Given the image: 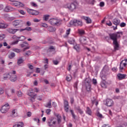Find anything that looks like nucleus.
Masks as SVG:
<instances>
[{
	"mask_svg": "<svg viewBox=\"0 0 127 127\" xmlns=\"http://www.w3.org/2000/svg\"><path fill=\"white\" fill-rule=\"evenodd\" d=\"M123 35L122 32H117L113 33V34H109V37L111 40L113 41L115 50H118L119 48V45L118 43V38H120Z\"/></svg>",
	"mask_w": 127,
	"mask_h": 127,
	"instance_id": "nucleus-1",
	"label": "nucleus"
},
{
	"mask_svg": "<svg viewBox=\"0 0 127 127\" xmlns=\"http://www.w3.org/2000/svg\"><path fill=\"white\" fill-rule=\"evenodd\" d=\"M78 4L77 2H74L73 3H68L64 5L65 8H67L70 11H73L77 8Z\"/></svg>",
	"mask_w": 127,
	"mask_h": 127,
	"instance_id": "nucleus-2",
	"label": "nucleus"
},
{
	"mask_svg": "<svg viewBox=\"0 0 127 127\" xmlns=\"http://www.w3.org/2000/svg\"><path fill=\"white\" fill-rule=\"evenodd\" d=\"M49 22L51 25H56L57 26H60L62 24V21L55 18L50 19Z\"/></svg>",
	"mask_w": 127,
	"mask_h": 127,
	"instance_id": "nucleus-3",
	"label": "nucleus"
},
{
	"mask_svg": "<svg viewBox=\"0 0 127 127\" xmlns=\"http://www.w3.org/2000/svg\"><path fill=\"white\" fill-rule=\"evenodd\" d=\"M12 24L14 27L20 28V27H22L23 25V21L21 20H14L12 22Z\"/></svg>",
	"mask_w": 127,
	"mask_h": 127,
	"instance_id": "nucleus-4",
	"label": "nucleus"
},
{
	"mask_svg": "<svg viewBox=\"0 0 127 127\" xmlns=\"http://www.w3.org/2000/svg\"><path fill=\"white\" fill-rule=\"evenodd\" d=\"M25 30V28L24 29H12L11 28H9L7 29V32L9 33H11V34H15L17 31H19L20 32H22V31H24Z\"/></svg>",
	"mask_w": 127,
	"mask_h": 127,
	"instance_id": "nucleus-5",
	"label": "nucleus"
},
{
	"mask_svg": "<svg viewBox=\"0 0 127 127\" xmlns=\"http://www.w3.org/2000/svg\"><path fill=\"white\" fill-rule=\"evenodd\" d=\"M28 96H29L31 97V98L30 99V101L33 103V102H35V99H36V96H37V94L34 93L32 91H29L27 93Z\"/></svg>",
	"mask_w": 127,
	"mask_h": 127,
	"instance_id": "nucleus-6",
	"label": "nucleus"
},
{
	"mask_svg": "<svg viewBox=\"0 0 127 127\" xmlns=\"http://www.w3.org/2000/svg\"><path fill=\"white\" fill-rule=\"evenodd\" d=\"M8 110H9V105L8 103H6L2 107L0 111L2 114H5L8 111Z\"/></svg>",
	"mask_w": 127,
	"mask_h": 127,
	"instance_id": "nucleus-7",
	"label": "nucleus"
},
{
	"mask_svg": "<svg viewBox=\"0 0 127 127\" xmlns=\"http://www.w3.org/2000/svg\"><path fill=\"white\" fill-rule=\"evenodd\" d=\"M27 12L30 14H32V15H38V14H39V12L32 9H28Z\"/></svg>",
	"mask_w": 127,
	"mask_h": 127,
	"instance_id": "nucleus-8",
	"label": "nucleus"
},
{
	"mask_svg": "<svg viewBox=\"0 0 127 127\" xmlns=\"http://www.w3.org/2000/svg\"><path fill=\"white\" fill-rule=\"evenodd\" d=\"M79 23H80V21L77 19L71 20L69 22L70 25H73L74 26H79Z\"/></svg>",
	"mask_w": 127,
	"mask_h": 127,
	"instance_id": "nucleus-9",
	"label": "nucleus"
},
{
	"mask_svg": "<svg viewBox=\"0 0 127 127\" xmlns=\"http://www.w3.org/2000/svg\"><path fill=\"white\" fill-rule=\"evenodd\" d=\"M106 105L108 107H112L114 105V101L111 99H107Z\"/></svg>",
	"mask_w": 127,
	"mask_h": 127,
	"instance_id": "nucleus-10",
	"label": "nucleus"
},
{
	"mask_svg": "<svg viewBox=\"0 0 127 127\" xmlns=\"http://www.w3.org/2000/svg\"><path fill=\"white\" fill-rule=\"evenodd\" d=\"M9 79L11 82H15L17 80V76L15 74H10Z\"/></svg>",
	"mask_w": 127,
	"mask_h": 127,
	"instance_id": "nucleus-11",
	"label": "nucleus"
},
{
	"mask_svg": "<svg viewBox=\"0 0 127 127\" xmlns=\"http://www.w3.org/2000/svg\"><path fill=\"white\" fill-rule=\"evenodd\" d=\"M13 4L15 6H17V7H23L24 6L23 3L16 1L13 3Z\"/></svg>",
	"mask_w": 127,
	"mask_h": 127,
	"instance_id": "nucleus-12",
	"label": "nucleus"
},
{
	"mask_svg": "<svg viewBox=\"0 0 127 127\" xmlns=\"http://www.w3.org/2000/svg\"><path fill=\"white\" fill-rule=\"evenodd\" d=\"M13 10H15V8L9 6H7L4 9V11H13Z\"/></svg>",
	"mask_w": 127,
	"mask_h": 127,
	"instance_id": "nucleus-13",
	"label": "nucleus"
},
{
	"mask_svg": "<svg viewBox=\"0 0 127 127\" xmlns=\"http://www.w3.org/2000/svg\"><path fill=\"white\" fill-rule=\"evenodd\" d=\"M82 3H89L94 4L95 0H80Z\"/></svg>",
	"mask_w": 127,
	"mask_h": 127,
	"instance_id": "nucleus-14",
	"label": "nucleus"
},
{
	"mask_svg": "<svg viewBox=\"0 0 127 127\" xmlns=\"http://www.w3.org/2000/svg\"><path fill=\"white\" fill-rule=\"evenodd\" d=\"M81 18L82 19H84V20H86V23L87 24L91 23V19L89 17H86V16H81Z\"/></svg>",
	"mask_w": 127,
	"mask_h": 127,
	"instance_id": "nucleus-15",
	"label": "nucleus"
},
{
	"mask_svg": "<svg viewBox=\"0 0 127 127\" xmlns=\"http://www.w3.org/2000/svg\"><path fill=\"white\" fill-rule=\"evenodd\" d=\"M126 67V64L124 63V61H122L121 62L120 65V70H123Z\"/></svg>",
	"mask_w": 127,
	"mask_h": 127,
	"instance_id": "nucleus-16",
	"label": "nucleus"
},
{
	"mask_svg": "<svg viewBox=\"0 0 127 127\" xmlns=\"http://www.w3.org/2000/svg\"><path fill=\"white\" fill-rule=\"evenodd\" d=\"M120 21L117 18H115L113 21V24L115 25L116 26H118L120 24Z\"/></svg>",
	"mask_w": 127,
	"mask_h": 127,
	"instance_id": "nucleus-17",
	"label": "nucleus"
},
{
	"mask_svg": "<svg viewBox=\"0 0 127 127\" xmlns=\"http://www.w3.org/2000/svg\"><path fill=\"white\" fill-rule=\"evenodd\" d=\"M127 76L125 74H118L117 75V77H118L119 80H122L125 78V77Z\"/></svg>",
	"mask_w": 127,
	"mask_h": 127,
	"instance_id": "nucleus-18",
	"label": "nucleus"
},
{
	"mask_svg": "<svg viewBox=\"0 0 127 127\" xmlns=\"http://www.w3.org/2000/svg\"><path fill=\"white\" fill-rule=\"evenodd\" d=\"M10 77V73H5L3 74V80H7V79H9Z\"/></svg>",
	"mask_w": 127,
	"mask_h": 127,
	"instance_id": "nucleus-19",
	"label": "nucleus"
},
{
	"mask_svg": "<svg viewBox=\"0 0 127 127\" xmlns=\"http://www.w3.org/2000/svg\"><path fill=\"white\" fill-rule=\"evenodd\" d=\"M56 117L57 118V121L58 125H60L61 124V116H60L58 114H55Z\"/></svg>",
	"mask_w": 127,
	"mask_h": 127,
	"instance_id": "nucleus-20",
	"label": "nucleus"
},
{
	"mask_svg": "<svg viewBox=\"0 0 127 127\" xmlns=\"http://www.w3.org/2000/svg\"><path fill=\"white\" fill-rule=\"evenodd\" d=\"M86 113L89 116H92V112L90 109V107H86Z\"/></svg>",
	"mask_w": 127,
	"mask_h": 127,
	"instance_id": "nucleus-21",
	"label": "nucleus"
},
{
	"mask_svg": "<svg viewBox=\"0 0 127 127\" xmlns=\"http://www.w3.org/2000/svg\"><path fill=\"white\" fill-rule=\"evenodd\" d=\"M24 62V60H23V59H22V57L19 58L17 60V65H20V64H22L23 62Z\"/></svg>",
	"mask_w": 127,
	"mask_h": 127,
	"instance_id": "nucleus-22",
	"label": "nucleus"
},
{
	"mask_svg": "<svg viewBox=\"0 0 127 127\" xmlns=\"http://www.w3.org/2000/svg\"><path fill=\"white\" fill-rule=\"evenodd\" d=\"M8 26V24L0 22V28H6Z\"/></svg>",
	"mask_w": 127,
	"mask_h": 127,
	"instance_id": "nucleus-23",
	"label": "nucleus"
},
{
	"mask_svg": "<svg viewBox=\"0 0 127 127\" xmlns=\"http://www.w3.org/2000/svg\"><path fill=\"white\" fill-rule=\"evenodd\" d=\"M48 30L50 31V32H54L56 31V28L53 27L52 26H50L48 28Z\"/></svg>",
	"mask_w": 127,
	"mask_h": 127,
	"instance_id": "nucleus-24",
	"label": "nucleus"
},
{
	"mask_svg": "<svg viewBox=\"0 0 127 127\" xmlns=\"http://www.w3.org/2000/svg\"><path fill=\"white\" fill-rule=\"evenodd\" d=\"M45 107L46 108H49V109L52 108V105H51V100H50L49 102H48V103L46 105H45Z\"/></svg>",
	"mask_w": 127,
	"mask_h": 127,
	"instance_id": "nucleus-25",
	"label": "nucleus"
},
{
	"mask_svg": "<svg viewBox=\"0 0 127 127\" xmlns=\"http://www.w3.org/2000/svg\"><path fill=\"white\" fill-rule=\"evenodd\" d=\"M14 57H15V54L14 53L11 52L8 55V58H9V59H12L13 58H14Z\"/></svg>",
	"mask_w": 127,
	"mask_h": 127,
	"instance_id": "nucleus-26",
	"label": "nucleus"
},
{
	"mask_svg": "<svg viewBox=\"0 0 127 127\" xmlns=\"http://www.w3.org/2000/svg\"><path fill=\"white\" fill-rule=\"evenodd\" d=\"M86 89L87 91H90L91 89V84H85Z\"/></svg>",
	"mask_w": 127,
	"mask_h": 127,
	"instance_id": "nucleus-27",
	"label": "nucleus"
},
{
	"mask_svg": "<svg viewBox=\"0 0 127 127\" xmlns=\"http://www.w3.org/2000/svg\"><path fill=\"white\" fill-rule=\"evenodd\" d=\"M55 125H56V122L55 121L49 123V126L50 127H55Z\"/></svg>",
	"mask_w": 127,
	"mask_h": 127,
	"instance_id": "nucleus-28",
	"label": "nucleus"
},
{
	"mask_svg": "<svg viewBox=\"0 0 127 127\" xmlns=\"http://www.w3.org/2000/svg\"><path fill=\"white\" fill-rule=\"evenodd\" d=\"M23 123L19 122L18 124L15 125L13 127H22Z\"/></svg>",
	"mask_w": 127,
	"mask_h": 127,
	"instance_id": "nucleus-29",
	"label": "nucleus"
},
{
	"mask_svg": "<svg viewBox=\"0 0 127 127\" xmlns=\"http://www.w3.org/2000/svg\"><path fill=\"white\" fill-rule=\"evenodd\" d=\"M68 43H69V44H72L73 45H75L76 44V42H75V40H74L73 39L71 40H69Z\"/></svg>",
	"mask_w": 127,
	"mask_h": 127,
	"instance_id": "nucleus-30",
	"label": "nucleus"
},
{
	"mask_svg": "<svg viewBox=\"0 0 127 127\" xmlns=\"http://www.w3.org/2000/svg\"><path fill=\"white\" fill-rule=\"evenodd\" d=\"M24 56H26L27 57H28L30 55H31V51H28L26 53L23 54Z\"/></svg>",
	"mask_w": 127,
	"mask_h": 127,
	"instance_id": "nucleus-31",
	"label": "nucleus"
},
{
	"mask_svg": "<svg viewBox=\"0 0 127 127\" xmlns=\"http://www.w3.org/2000/svg\"><path fill=\"white\" fill-rule=\"evenodd\" d=\"M73 48L77 51V52H79L80 51V45H76L75 46L73 47Z\"/></svg>",
	"mask_w": 127,
	"mask_h": 127,
	"instance_id": "nucleus-32",
	"label": "nucleus"
},
{
	"mask_svg": "<svg viewBox=\"0 0 127 127\" xmlns=\"http://www.w3.org/2000/svg\"><path fill=\"white\" fill-rule=\"evenodd\" d=\"M91 82V79L89 78H86L85 80V84H90Z\"/></svg>",
	"mask_w": 127,
	"mask_h": 127,
	"instance_id": "nucleus-33",
	"label": "nucleus"
},
{
	"mask_svg": "<svg viewBox=\"0 0 127 127\" xmlns=\"http://www.w3.org/2000/svg\"><path fill=\"white\" fill-rule=\"evenodd\" d=\"M16 116H17V114L15 112V110H13L12 112L11 117H12V118H15V117H16Z\"/></svg>",
	"mask_w": 127,
	"mask_h": 127,
	"instance_id": "nucleus-34",
	"label": "nucleus"
},
{
	"mask_svg": "<svg viewBox=\"0 0 127 127\" xmlns=\"http://www.w3.org/2000/svg\"><path fill=\"white\" fill-rule=\"evenodd\" d=\"M66 80H67L68 82H70L72 80V76L71 75H68L66 77Z\"/></svg>",
	"mask_w": 127,
	"mask_h": 127,
	"instance_id": "nucleus-35",
	"label": "nucleus"
},
{
	"mask_svg": "<svg viewBox=\"0 0 127 127\" xmlns=\"http://www.w3.org/2000/svg\"><path fill=\"white\" fill-rule=\"evenodd\" d=\"M85 34V30L84 29H81L80 30V36H81Z\"/></svg>",
	"mask_w": 127,
	"mask_h": 127,
	"instance_id": "nucleus-36",
	"label": "nucleus"
},
{
	"mask_svg": "<svg viewBox=\"0 0 127 127\" xmlns=\"http://www.w3.org/2000/svg\"><path fill=\"white\" fill-rule=\"evenodd\" d=\"M12 51L16 52V53H20V52H21V50L18 49H13Z\"/></svg>",
	"mask_w": 127,
	"mask_h": 127,
	"instance_id": "nucleus-37",
	"label": "nucleus"
},
{
	"mask_svg": "<svg viewBox=\"0 0 127 127\" xmlns=\"http://www.w3.org/2000/svg\"><path fill=\"white\" fill-rule=\"evenodd\" d=\"M17 38L20 39V41H22L25 39V37L24 36H21L20 37H17Z\"/></svg>",
	"mask_w": 127,
	"mask_h": 127,
	"instance_id": "nucleus-38",
	"label": "nucleus"
},
{
	"mask_svg": "<svg viewBox=\"0 0 127 127\" xmlns=\"http://www.w3.org/2000/svg\"><path fill=\"white\" fill-rule=\"evenodd\" d=\"M20 45L21 47H25L26 46H28V43L25 41L23 44H22Z\"/></svg>",
	"mask_w": 127,
	"mask_h": 127,
	"instance_id": "nucleus-39",
	"label": "nucleus"
},
{
	"mask_svg": "<svg viewBox=\"0 0 127 127\" xmlns=\"http://www.w3.org/2000/svg\"><path fill=\"white\" fill-rule=\"evenodd\" d=\"M54 50H55V49L53 46H51L48 50V51H49L50 52H51V51H54Z\"/></svg>",
	"mask_w": 127,
	"mask_h": 127,
	"instance_id": "nucleus-40",
	"label": "nucleus"
},
{
	"mask_svg": "<svg viewBox=\"0 0 127 127\" xmlns=\"http://www.w3.org/2000/svg\"><path fill=\"white\" fill-rule=\"evenodd\" d=\"M25 30H26L27 31H31V30H32V28L31 27L28 26L25 28Z\"/></svg>",
	"mask_w": 127,
	"mask_h": 127,
	"instance_id": "nucleus-41",
	"label": "nucleus"
},
{
	"mask_svg": "<svg viewBox=\"0 0 127 127\" xmlns=\"http://www.w3.org/2000/svg\"><path fill=\"white\" fill-rule=\"evenodd\" d=\"M27 66L30 70H32V71H33V65L30 64H27Z\"/></svg>",
	"mask_w": 127,
	"mask_h": 127,
	"instance_id": "nucleus-42",
	"label": "nucleus"
},
{
	"mask_svg": "<svg viewBox=\"0 0 127 127\" xmlns=\"http://www.w3.org/2000/svg\"><path fill=\"white\" fill-rule=\"evenodd\" d=\"M44 20L47 21L49 19V15H45L44 16Z\"/></svg>",
	"mask_w": 127,
	"mask_h": 127,
	"instance_id": "nucleus-43",
	"label": "nucleus"
},
{
	"mask_svg": "<svg viewBox=\"0 0 127 127\" xmlns=\"http://www.w3.org/2000/svg\"><path fill=\"white\" fill-rule=\"evenodd\" d=\"M106 25H107L109 26H112V23L110 20H109L106 22Z\"/></svg>",
	"mask_w": 127,
	"mask_h": 127,
	"instance_id": "nucleus-44",
	"label": "nucleus"
},
{
	"mask_svg": "<svg viewBox=\"0 0 127 127\" xmlns=\"http://www.w3.org/2000/svg\"><path fill=\"white\" fill-rule=\"evenodd\" d=\"M5 38V35H4V34H2V35L0 34V40H2V39H3Z\"/></svg>",
	"mask_w": 127,
	"mask_h": 127,
	"instance_id": "nucleus-45",
	"label": "nucleus"
},
{
	"mask_svg": "<svg viewBox=\"0 0 127 127\" xmlns=\"http://www.w3.org/2000/svg\"><path fill=\"white\" fill-rule=\"evenodd\" d=\"M101 86L102 88H107L106 84L104 82H102L101 83Z\"/></svg>",
	"mask_w": 127,
	"mask_h": 127,
	"instance_id": "nucleus-46",
	"label": "nucleus"
},
{
	"mask_svg": "<svg viewBox=\"0 0 127 127\" xmlns=\"http://www.w3.org/2000/svg\"><path fill=\"white\" fill-rule=\"evenodd\" d=\"M53 63L55 64V65H58V64H59V62L57 60H54L53 61Z\"/></svg>",
	"mask_w": 127,
	"mask_h": 127,
	"instance_id": "nucleus-47",
	"label": "nucleus"
},
{
	"mask_svg": "<svg viewBox=\"0 0 127 127\" xmlns=\"http://www.w3.org/2000/svg\"><path fill=\"white\" fill-rule=\"evenodd\" d=\"M64 107L69 106V104L68 103V101H67V100H64Z\"/></svg>",
	"mask_w": 127,
	"mask_h": 127,
	"instance_id": "nucleus-48",
	"label": "nucleus"
},
{
	"mask_svg": "<svg viewBox=\"0 0 127 127\" xmlns=\"http://www.w3.org/2000/svg\"><path fill=\"white\" fill-rule=\"evenodd\" d=\"M17 96L18 97H22V92L20 91H18Z\"/></svg>",
	"mask_w": 127,
	"mask_h": 127,
	"instance_id": "nucleus-49",
	"label": "nucleus"
},
{
	"mask_svg": "<svg viewBox=\"0 0 127 127\" xmlns=\"http://www.w3.org/2000/svg\"><path fill=\"white\" fill-rule=\"evenodd\" d=\"M47 115H50V112H51V109H48L46 111Z\"/></svg>",
	"mask_w": 127,
	"mask_h": 127,
	"instance_id": "nucleus-50",
	"label": "nucleus"
},
{
	"mask_svg": "<svg viewBox=\"0 0 127 127\" xmlns=\"http://www.w3.org/2000/svg\"><path fill=\"white\" fill-rule=\"evenodd\" d=\"M69 106H64V111H65V112H68V111L69 110Z\"/></svg>",
	"mask_w": 127,
	"mask_h": 127,
	"instance_id": "nucleus-51",
	"label": "nucleus"
},
{
	"mask_svg": "<svg viewBox=\"0 0 127 127\" xmlns=\"http://www.w3.org/2000/svg\"><path fill=\"white\" fill-rule=\"evenodd\" d=\"M33 120L35 122H37L38 124H39V123H40V120H39V119H38V118H34Z\"/></svg>",
	"mask_w": 127,
	"mask_h": 127,
	"instance_id": "nucleus-52",
	"label": "nucleus"
},
{
	"mask_svg": "<svg viewBox=\"0 0 127 127\" xmlns=\"http://www.w3.org/2000/svg\"><path fill=\"white\" fill-rule=\"evenodd\" d=\"M126 26V24L124 22H122L120 24V26L121 27H125Z\"/></svg>",
	"mask_w": 127,
	"mask_h": 127,
	"instance_id": "nucleus-53",
	"label": "nucleus"
},
{
	"mask_svg": "<svg viewBox=\"0 0 127 127\" xmlns=\"http://www.w3.org/2000/svg\"><path fill=\"white\" fill-rule=\"evenodd\" d=\"M4 92V91L3 90V89L0 88V95H2L3 93Z\"/></svg>",
	"mask_w": 127,
	"mask_h": 127,
	"instance_id": "nucleus-54",
	"label": "nucleus"
},
{
	"mask_svg": "<svg viewBox=\"0 0 127 127\" xmlns=\"http://www.w3.org/2000/svg\"><path fill=\"white\" fill-rule=\"evenodd\" d=\"M70 31H71V29H68L66 30V35H69L70 34Z\"/></svg>",
	"mask_w": 127,
	"mask_h": 127,
	"instance_id": "nucleus-55",
	"label": "nucleus"
},
{
	"mask_svg": "<svg viewBox=\"0 0 127 127\" xmlns=\"http://www.w3.org/2000/svg\"><path fill=\"white\" fill-rule=\"evenodd\" d=\"M31 4L32 6H35V7H37V4L35 3V2H33L31 3Z\"/></svg>",
	"mask_w": 127,
	"mask_h": 127,
	"instance_id": "nucleus-56",
	"label": "nucleus"
},
{
	"mask_svg": "<svg viewBox=\"0 0 127 127\" xmlns=\"http://www.w3.org/2000/svg\"><path fill=\"white\" fill-rule=\"evenodd\" d=\"M99 5L100 7H104L105 6V3L104 2H101Z\"/></svg>",
	"mask_w": 127,
	"mask_h": 127,
	"instance_id": "nucleus-57",
	"label": "nucleus"
},
{
	"mask_svg": "<svg viewBox=\"0 0 127 127\" xmlns=\"http://www.w3.org/2000/svg\"><path fill=\"white\" fill-rule=\"evenodd\" d=\"M112 71H113L114 72H117V71H118V68L114 67H113V68H112Z\"/></svg>",
	"mask_w": 127,
	"mask_h": 127,
	"instance_id": "nucleus-58",
	"label": "nucleus"
},
{
	"mask_svg": "<svg viewBox=\"0 0 127 127\" xmlns=\"http://www.w3.org/2000/svg\"><path fill=\"white\" fill-rule=\"evenodd\" d=\"M78 85V82H76L75 83H74V87L75 88V90H77V85Z\"/></svg>",
	"mask_w": 127,
	"mask_h": 127,
	"instance_id": "nucleus-59",
	"label": "nucleus"
},
{
	"mask_svg": "<svg viewBox=\"0 0 127 127\" xmlns=\"http://www.w3.org/2000/svg\"><path fill=\"white\" fill-rule=\"evenodd\" d=\"M27 26H30L31 25V22L30 21H27L26 23Z\"/></svg>",
	"mask_w": 127,
	"mask_h": 127,
	"instance_id": "nucleus-60",
	"label": "nucleus"
},
{
	"mask_svg": "<svg viewBox=\"0 0 127 127\" xmlns=\"http://www.w3.org/2000/svg\"><path fill=\"white\" fill-rule=\"evenodd\" d=\"M97 117H99L100 118H102L103 116L100 113H97Z\"/></svg>",
	"mask_w": 127,
	"mask_h": 127,
	"instance_id": "nucleus-61",
	"label": "nucleus"
},
{
	"mask_svg": "<svg viewBox=\"0 0 127 127\" xmlns=\"http://www.w3.org/2000/svg\"><path fill=\"white\" fill-rule=\"evenodd\" d=\"M93 83L95 85L96 84H97V80L93 79Z\"/></svg>",
	"mask_w": 127,
	"mask_h": 127,
	"instance_id": "nucleus-62",
	"label": "nucleus"
},
{
	"mask_svg": "<svg viewBox=\"0 0 127 127\" xmlns=\"http://www.w3.org/2000/svg\"><path fill=\"white\" fill-rule=\"evenodd\" d=\"M122 61L124 62V63L126 64V65L127 66V59L124 60Z\"/></svg>",
	"mask_w": 127,
	"mask_h": 127,
	"instance_id": "nucleus-63",
	"label": "nucleus"
},
{
	"mask_svg": "<svg viewBox=\"0 0 127 127\" xmlns=\"http://www.w3.org/2000/svg\"><path fill=\"white\" fill-rule=\"evenodd\" d=\"M127 123H124L123 126H119V127H127Z\"/></svg>",
	"mask_w": 127,
	"mask_h": 127,
	"instance_id": "nucleus-64",
	"label": "nucleus"
}]
</instances>
